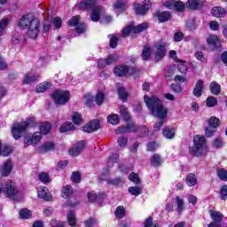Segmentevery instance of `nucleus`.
<instances>
[{
  "label": "nucleus",
  "instance_id": "7c9ffc66",
  "mask_svg": "<svg viewBox=\"0 0 227 227\" xmlns=\"http://www.w3.org/2000/svg\"><path fill=\"white\" fill-rule=\"evenodd\" d=\"M74 194V189L72 186L67 184L66 186L63 187L62 189V198L67 200V198H70Z\"/></svg>",
  "mask_w": 227,
  "mask_h": 227
},
{
  "label": "nucleus",
  "instance_id": "6e6d98bb",
  "mask_svg": "<svg viewBox=\"0 0 227 227\" xmlns=\"http://www.w3.org/2000/svg\"><path fill=\"white\" fill-rule=\"evenodd\" d=\"M174 8L176 10V12H184V10H185V4H184L182 1H176L174 3Z\"/></svg>",
  "mask_w": 227,
  "mask_h": 227
},
{
  "label": "nucleus",
  "instance_id": "49530a36",
  "mask_svg": "<svg viewBox=\"0 0 227 227\" xmlns=\"http://www.w3.org/2000/svg\"><path fill=\"white\" fill-rule=\"evenodd\" d=\"M72 121L74 125H81L82 121V117H81V114L74 112L72 115Z\"/></svg>",
  "mask_w": 227,
  "mask_h": 227
},
{
  "label": "nucleus",
  "instance_id": "4c0bfd02",
  "mask_svg": "<svg viewBox=\"0 0 227 227\" xmlns=\"http://www.w3.org/2000/svg\"><path fill=\"white\" fill-rule=\"evenodd\" d=\"M150 56H152V49L146 45L144 46L142 51L143 61H148V59H150Z\"/></svg>",
  "mask_w": 227,
  "mask_h": 227
},
{
  "label": "nucleus",
  "instance_id": "6ab92c4d",
  "mask_svg": "<svg viewBox=\"0 0 227 227\" xmlns=\"http://www.w3.org/2000/svg\"><path fill=\"white\" fill-rule=\"evenodd\" d=\"M209 215L215 224H221V221H223V213L215 210H209Z\"/></svg>",
  "mask_w": 227,
  "mask_h": 227
},
{
  "label": "nucleus",
  "instance_id": "4d7b16f0",
  "mask_svg": "<svg viewBox=\"0 0 227 227\" xmlns=\"http://www.w3.org/2000/svg\"><path fill=\"white\" fill-rule=\"evenodd\" d=\"M163 136H165L167 139H173V137H175V131L169 129H165L163 130Z\"/></svg>",
  "mask_w": 227,
  "mask_h": 227
},
{
  "label": "nucleus",
  "instance_id": "37998d69",
  "mask_svg": "<svg viewBox=\"0 0 227 227\" xmlns=\"http://www.w3.org/2000/svg\"><path fill=\"white\" fill-rule=\"evenodd\" d=\"M83 104H85L87 107H93V96H91V94H86L83 97Z\"/></svg>",
  "mask_w": 227,
  "mask_h": 227
},
{
  "label": "nucleus",
  "instance_id": "b1692460",
  "mask_svg": "<svg viewBox=\"0 0 227 227\" xmlns=\"http://www.w3.org/2000/svg\"><path fill=\"white\" fill-rule=\"evenodd\" d=\"M207 42L208 45H212L215 49H219L221 47V41H219V38L217 37V35H209Z\"/></svg>",
  "mask_w": 227,
  "mask_h": 227
},
{
  "label": "nucleus",
  "instance_id": "3c124183",
  "mask_svg": "<svg viewBox=\"0 0 227 227\" xmlns=\"http://www.w3.org/2000/svg\"><path fill=\"white\" fill-rule=\"evenodd\" d=\"M106 99V95L103 92H98L96 95L95 102L97 106H102L104 104V100Z\"/></svg>",
  "mask_w": 227,
  "mask_h": 227
},
{
  "label": "nucleus",
  "instance_id": "412c9836",
  "mask_svg": "<svg viewBox=\"0 0 227 227\" xmlns=\"http://www.w3.org/2000/svg\"><path fill=\"white\" fill-rule=\"evenodd\" d=\"M38 79H40V76H38V74H35L33 73H27L24 76L23 84H33V82H36Z\"/></svg>",
  "mask_w": 227,
  "mask_h": 227
},
{
  "label": "nucleus",
  "instance_id": "5701e85b",
  "mask_svg": "<svg viewBox=\"0 0 227 227\" xmlns=\"http://www.w3.org/2000/svg\"><path fill=\"white\" fill-rule=\"evenodd\" d=\"M162 162H164V160H162V157L159 153H155L151 157V166L153 168L162 166Z\"/></svg>",
  "mask_w": 227,
  "mask_h": 227
},
{
  "label": "nucleus",
  "instance_id": "c85d7f7f",
  "mask_svg": "<svg viewBox=\"0 0 227 227\" xmlns=\"http://www.w3.org/2000/svg\"><path fill=\"white\" fill-rule=\"evenodd\" d=\"M209 90L213 95H221V85L215 82L209 84Z\"/></svg>",
  "mask_w": 227,
  "mask_h": 227
},
{
  "label": "nucleus",
  "instance_id": "a211bd4d",
  "mask_svg": "<svg viewBox=\"0 0 227 227\" xmlns=\"http://www.w3.org/2000/svg\"><path fill=\"white\" fill-rule=\"evenodd\" d=\"M82 150H84V142H78L75 147L69 150V155L71 157H77Z\"/></svg>",
  "mask_w": 227,
  "mask_h": 227
},
{
  "label": "nucleus",
  "instance_id": "5fc2aeb1",
  "mask_svg": "<svg viewBox=\"0 0 227 227\" xmlns=\"http://www.w3.org/2000/svg\"><path fill=\"white\" fill-rule=\"evenodd\" d=\"M209 127L212 129H217V127H219V118L214 116L211 117L209 119Z\"/></svg>",
  "mask_w": 227,
  "mask_h": 227
},
{
  "label": "nucleus",
  "instance_id": "09e8293b",
  "mask_svg": "<svg viewBox=\"0 0 227 227\" xmlns=\"http://www.w3.org/2000/svg\"><path fill=\"white\" fill-rule=\"evenodd\" d=\"M129 192L132 194V196H139L143 192L141 187L139 186H131L129 188Z\"/></svg>",
  "mask_w": 227,
  "mask_h": 227
},
{
  "label": "nucleus",
  "instance_id": "a18cd8bd",
  "mask_svg": "<svg viewBox=\"0 0 227 227\" xmlns=\"http://www.w3.org/2000/svg\"><path fill=\"white\" fill-rule=\"evenodd\" d=\"M212 146L215 149L223 148L224 146V142L223 141V138L217 137L212 142Z\"/></svg>",
  "mask_w": 227,
  "mask_h": 227
},
{
  "label": "nucleus",
  "instance_id": "423d86ee",
  "mask_svg": "<svg viewBox=\"0 0 227 227\" xmlns=\"http://www.w3.org/2000/svg\"><path fill=\"white\" fill-rule=\"evenodd\" d=\"M29 121H31V120L28 119L27 121H21L13 125L12 132L14 139H20V137H22V133L26 132L29 126Z\"/></svg>",
  "mask_w": 227,
  "mask_h": 227
},
{
  "label": "nucleus",
  "instance_id": "20e7f679",
  "mask_svg": "<svg viewBox=\"0 0 227 227\" xmlns=\"http://www.w3.org/2000/svg\"><path fill=\"white\" fill-rule=\"evenodd\" d=\"M51 98L58 106H65L70 100V92L68 90H55L51 94Z\"/></svg>",
  "mask_w": 227,
  "mask_h": 227
},
{
  "label": "nucleus",
  "instance_id": "4468645a",
  "mask_svg": "<svg viewBox=\"0 0 227 227\" xmlns=\"http://www.w3.org/2000/svg\"><path fill=\"white\" fill-rule=\"evenodd\" d=\"M138 129H139V128L137 126L131 123V124H128L126 126L119 127L115 130V132H116V134H127L129 132H137V130H138Z\"/></svg>",
  "mask_w": 227,
  "mask_h": 227
},
{
  "label": "nucleus",
  "instance_id": "9d476101",
  "mask_svg": "<svg viewBox=\"0 0 227 227\" xmlns=\"http://www.w3.org/2000/svg\"><path fill=\"white\" fill-rule=\"evenodd\" d=\"M12 169L13 163L12 162V160H5L0 168L2 176H10V175H12Z\"/></svg>",
  "mask_w": 227,
  "mask_h": 227
},
{
  "label": "nucleus",
  "instance_id": "774afa93",
  "mask_svg": "<svg viewBox=\"0 0 227 227\" xmlns=\"http://www.w3.org/2000/svg\"><path fill=\"white\" fill-rule=\"evenodd\" d=\"M50 224L51 227H65V223L63 222H59L56 219H52Z\"/></svg>",
  "mask_w": 227,
  "mask_h": 227
},
{
  "label": "nucleus",
  "instance_id": "f03ea898",
  "mask_svg": "<svg viewBox=\"0 0 227 227\" xmlns=\"http://www.w3.org/2000/svg\"><path fill=\"white\" fill-rule=\"evenodd\" d=\"M193 143H194L193 147L190 148L191 153H192L196 157H200L207 153V139L205 138V137L197 135L193 138Z\"/></svg>",
  "mask_w": 227,
  "mask_h": 227
},
{
  "label": "nucleus",
  "instance_id": "4be33fe9",
  "mask_svg": "<svg viewBox=\"0 0 227 227\" xmlns=\"http://www.w3.org/2000/svg\"><path fill=\"white\" fill-rule=\"evenodd\" d=\"M104 12V8L102 6H98L93 9L92 13L90 15V20L92 22H98L100 20V14Z\"/></svg>",
  "mask_w": 227,
  "mask_h": 227
},
{
  "label": "nucleus",
  "instance_id": "8fccbe9b",
  "mask_svg": "<svg viewBox=\"0 0 227 227\" xmlns=\"http://www.w3.org/2000/svg\"><path fill=\"white\" fill-rule=\"evenodd\" d=\"M20 219H29L31 217V211L27 208H22L20 210Z\"/></svg>",
  "mask_w": 227,
  "mask_h": 227
},
{
  "label": "nucleus",
  "instance_id": "f3484780",
  "mask_svg": "<svg viewBox=\"0 0 227 227\" xmlns=\"http://www.w3.org/2000/svg\"><path fill=\"white\" fill-rule=\"evenodd\" d=\"M203 90H205V85L203 83V80H199L195 87L193 89V95L194 97L200 98L201 95H203Z\"/></svg>",
  "mask_w": 227,
  "mask_h": 227
},
{
  "label": "nucleus",
  "instance_id": "de8ad7c7",
  "mask_svg": "<svg viewBox=\"0 0 227 227\" xmlns=\"http://www.w3.org/2000/svg\"><path fill=\"white\" fill-rule=\"evenodd\" d=\"M38 179L43 182V184H49L51 182V177H49V174L45 172H41L38 174Z\"/></svg>",
  "mask_w": 227,
  "mask_h": 227
},
{
  "label": "nucleus",
  "instance_id": "0e129e2a",
  "mask_svg": "<svg viewBox=\"0 0 227 227\" xmlns=\"http://www.w3.org/2000/svg\"><path fill=\"white\" fill-rule=\"evenodd\" d=\"M220 198L223 201L227 200V185H223L220 191Z\"/></svg>",
  "mask_w": 227,
  "mask_h": 227
},
{
  "label": "nucleus",
  "instance_id": "c03bdc74",
  "mask_svg": "<svg viewBox=\"0 0 227 227\" xmlns=\"http://www.w3.org/2000/svg\"><path fill=\"white\" fill-rule=\"evenodd\" d=\"M108 121L112 125H118L120 123V115L114 114L108 116Z\"/></svg>",
  "mask_w": 227,
  "mask_h": 227
},
{
  "label": "nucleus",
  "instance_id": "72a5a7b5",
  "mask_svg": "<svg viewBox=\"0 0 227 227\" xmlns=\"http://www.w3.org/2000/svg\"><path fill=\"white\" fill-rule=\"evenodd\" d=\"M119 113L121 116L124 118L125 121H129V120H130V114L129 113V108L125 107V106H120Z\"/></svg>",
  "mask_w": 227,
  "mask_h": 227
},
{
  "label": "nucleus",
  "instance_id": "2eb2a0df",
  "mask_svg": "<svg viewBox=\"0 0 227 227\" xmlns=\"http://www.w3.org/2000/svg\"><path fill=\"white\" fill-rule=\"evenodd\" d=\"M132 70L133 72H136V68L132 67L131 69L129 68L127 66H118L114 68V75L117 77H123L124 75H127L129 74V71Z\"/></svg>",
  "mask_w": 227,
  "mask_h": 227
},
{
  "label": "nucleus",
  "instance_id": "e2e57ef3",
  "mask_svg": "<svg viewBox=\"0 0 227 227\" xmlns=\"http://www.w3.org/2000/svg\"><path fill=\"white\" fill-rule=\"evenodd\" d=\"M217 176L220 180H227V171L224 168L217 170Z\"/></svg>",
  "mask_w": 227,
  "mask_h": 227
},
{
  "label": "nucleus",
  "instance_id": "f257e3e1",
  "mask_svg": "<svg viewBox=\"0 0 227 227\" xmlns=\"http://www.w3.org/2000/svg\"><path fill=\"white\" fill-rule=\"evenodd\" d=\"M144 100L145 102L147 109L154 116V118H159L160 121L154 124V132H159L160 127L164 125L166 117L168 116V108L164 107L162 101L155 96L148 97L144 96Z\"/></svg>",
  "mask_w": 227,
  "mask_h": 227
},
{
  "label": "nucleus",
  "instance_id": "338daca9",
  "mask_svg": "<svg viewBox=\"0 0 227 227\" xmlns=\"http://www.w3.org/2000/svg\"><path fill=\"white\" fill-rule=\"evenodd\" d=\"M79 24V16H74L71 20L68 21V25L72 27H75Z\"/></svg>",
  "mask_w": 227,
  "mask_h": 227
},
{
  "label": "nucleus",
  "instance_id": "e433bc0d",
  "mask_svg": "<svg viewBox=\"0 0 227 227\" xmlns=\"http://www.w3.org/2000/svg\"><path fill=\"white\" fill-rule=\"evenodd\" d=\"M51 83L44 82L36 86V91L37 93H44V91H47V90L51 89Z\"/></svg>",
  "mask_w": 227,
  "mask_h": 227
},
{
  "label": "nucleus",
  "instance_id": "680f3d73",
  "mask_svg": "<svg viewBox=\"0 0 227 227\" xmlns=\"http://www.w3.org/2000/svg\"><path fill=\"white\" fill-rule=\"evenodd\" d=\"M32 141L34 145H37V143H40L42 141V133L41 132H35L32 136Z\"/></svg>",
  "mask_w": 227,
  "mask_h": 227
},
{
  "label": "nucleus",
  "instance_id": "bf43d9fd",
  "mask_svg": "<svg viewBox=\"0 0 227 227\" xmlns=\"http://www.w3.org/2000/svg\"><path fill=\"white\" fill-rule=\"evenodd\" d=\"M71 180L74 182V184H79L81 182V173L80 172H73L71 176Z\"/></svg>",
  "mask_w": 227,
  "mask_h": 227
},
{
  "label": "nucleus",
  "instance_id": "603ef678",
  "mask_svg": "<svg viewBox=\"0 0 227 227\" xmlns=\"http://www.w3.org/2000/svg\"><path fill=\"white\" fill-rule=\"evenodd\" d=\"M206 105L207 107H215L217 106V99L214 97H208L206 100Z\"/></svg>",
  "mask_w": 227,
  "mask_h": 227
},
{
  "label": "nucleus",
  "instance_id": "ea45409f",
  "mask_svg": "<svg viewBox=\"0 0 227 227\" xmlns=\"http://www.w3.org/2000/svg\"><path fill=\"white\" fill-rule=\"evenodd\" d=\"M51 129L52 124H51V122H44L40 127L41 134H49Z\"/></svg>",
  "mask_w": 227,
  "mask_h": 227
},
{
  "label": "nucleus",
  "instance_id": "7ed1b4c3",
  "mask_svg": "<svg viewBox=\"0 0 227 227\" xmlns=\"http://www.w3.org/2000/svg\"><path fill=\"white\" fill-rule=\"evenodd\" d=\"M0 194H4L6 198L15 201L19 198V189L12 181H7L4 184L0 183Z\"/></svg>",
  "mask_w": 227,
  "mask_h": 227
},
{
  "label": "nucleus",
  "instance_id": "69168bd1",
  "mask_svg": "<svg viewBox=\"0 0 227 227\" xmlns=\"http://www.w3.org/2000/svg\"><path fill=\"white\" fill-rule=\"evenodd\" d=\"M85 31H86V25L84 23H79L76 26V33H78V35H81Z\"/></svg>",
  "mask_w": 227,
  "mask_h": 227
},
{
  "label": "nucleus",
  "instance_id": "6e6552de",
  "mask_svg": "<svg viewBox=\"0 0 227 227\" xmlns=\"http://www.w3.org/2000/svg\"><path fill=\"white\" fill-rule=\"evenodd\" d=\"M35 19L36 18L31 14H25L19 20L18 26L21 27V29H27Z\"/></svg>",
  "mask_w": 227,
  "mask_h": 227
},
{
  "label": "nucleus",
  "instance_id": "9b49d317",
  "mask_svg": "<svg viewBox=\"0 0 227 227\" xmlns=\"http://www.w3.org/2000/svg\"><path fill=\"white\" fill-rule=\"evenodd\" d=\"M118 58L114 55L108 56L107 59H98V68H104V67H107V65H113V63H116Z\"/></svg>",
  "mask_w": 227,
  "mask_h": 227
},
{
  "label": "nucleus",
  "instance_id": "13d9d810",
  "mask_svg": "<svg viewBox=\"0 0 227 227\" xmlns=\"http://www.w3.org/2000/svg\"><path fill=\"white\" fill-rule=\"evenodd\" d=\"M118 95L121 100H123V101L127 100V92L125 91V88L120 87L118 89Z\"/></svg>",
  "mask_w": 227,
  "mask_h": 227
},
{
  "label": "nucleus",
  "instance_id": "bb28decb",
  "mask_svg": "<svg viewBox=\"0 0 227 227\" xmlns=\"http://www.w3.org/2000/svg\"><path fill=\"white\" fill-rule=\"evenodd\" d=\"M54 150V143L46 142L40 148V153H47V152H52Z\"/></svg>",
  "mask_w": 227,
  "mask_h": 227
},
{
  "label": "nucleus",
  "instance_id": "79ce46f5",
  "mask_svg": "<svg viewBox=\"0 0 227 227\" xmlns=\"http://www.w3.org/2000/svg\"><path fill=\"white\" fill-rule=\"evenodd\" d=\"M102 198V195L97 194L95 192H88V200L91 203H94V201H98Z\"/></svg>",
  "mask_w": 227,
  "mask_h": 227
},
{
  "label": "nucleus",
  "instance_id": "473e14b6",
  "mask_svg": "<svg viewBox=\"0 0 227 227\" xmlns=\"http://www.w3.org/2000/svg\"><path fill=\"white\" fill-rule=\"evenodd\" d=\"M176 204L177 206L176 207V212L178 214H182V212H184L185 207H184V199H182L181 197H176Z\"/></svg>",
  "mask_w": 227,
  "mask_h": 227
},
{
  "label": "nucleus",
  "instance_id": "2f4dec72",
  "mask_svg": "<svg viewBox=\"0 0 227 227\" xmlns=\"http://www.w3.org/2000/svg\"><path fill=\"white\" fill-rule=\"evenodd\" d=\"M212 15L214 17H223L226 13V11L223 7H214L211 10Z\"/></svg>",
  "mask_w": 227,
  "mask_h": 227
},
{
  "label": "nucleus",
  "instance_id": "f8f14e48",
  "mask_svg": "<svg viewBox=\"0 0 227 227\" xmlns=\"http://www.w3.org/2000/svg\"><path fill=\"white\" fill-rule=\"evenodd\" d=\"M100 129V121L98 120H94L89 122L87 125L83 126L84 132L91 134V132H97Z\"/></svg>",
  "mask_w": 227,
  "mask_h": 227
},
{
  "label": "nucleus",
  "instance_id": "c9c22d12",
  "mask_svg": "<svg viewBox=\"0 0 227 227\" xmlns=\"http://www.w3.org/2000/svg\"><path fill=\"white\" fill-rule=\"evenodd\" d=\"M67 223L69 226L74 227L77 223V218L75 216V213L74 211H69L67 214Z\"/></svg>",
  "mask_w": 227,
  "mask_h": 227
},
{
  "label": "nucleus",
  "instance_id": "864d4df0",
  "mask_svg": "<svg viewBox=\"0 0 227 227\" xmlns=\"http://www.w3.org/2000/svg\"><path fill=\"white\" fill-rule=\"evenodd\" d=\"M129 180L130 182H133V184H141V179H139V176L134 172H132L129 176Z\"/></svg>",
  "mask_w": 227,
  "mask_h": 227
},
{
  "label": "nucleus",
  "instance_id": "0eeeda50",
  "mask_svg": "<svg viewBox=\"0 0 227 227\" xmlns=\"http://www.w3.org/2000/svg\"><path fill=\"white\" fill-rule=\"evenodd\" d=\"M40 20L38 19H35L32 23L29 25V27L27 28V35L29 38L32 40H35V38H38V35H40Z\"/></svg>",
  "mask_w": 227,
  "mask_h": 227
},
{
  "label": "nucleus",
  "instance_id": "052dcab7",
  "mask_svg": "<svg viewBox=\"0 0 227 227\" xmlns=\"http://www.w3.org/2000/svg\"><path fill=\"white\" fill-rule=\"evenodd\" d=\"M144 227H159V225L153 223V219L149 217L144 221Z\"/></svg>",
  "mask_w": 227,
  "mask_h": 227
},
{
  "label": "nucleus",
  "instance_id": "a19ab883",
  "mask_svg": "<svg viewBox=\"0 0 227 227\" xmlns=\"http://www.w3.org/2000/svg\"><path fill=\"white\" fill-rule=\"evenodd\" d=\"M70 130H74V124L72 122H66L59 128V131L62 133L70 132Z\"/></svg>",
  "mask_w": 227,
  "mask_h": 227
},
{
  "label": "nucleus",
  "instance_id": "393cba45",
  "mask_svg": "<svg viewBox=\"0 0 227 227\" xmlns=\"http://www.w3.org/2000/svg\"><path fill=\"white\" fill-rule=\"evenodd\" d=\"M166 56V46L164 45H159L157 50H156V54H155V60L156 61H160L164 57Z\"/></svg>",
  "mask_w": 227,
  "mask_h": 227
},
{
  "label": "nucleus",
  "instance_id": "dca6fc26",
  "mask_svg": "<svg viewBox=\"0 0 227 227\" xmlns=\"http://www.w3.org/2000/svg\"><path fill=\"white\" fill-rule=\"evenodd\" d=\"M203 4H205L203 0H188L186 3L189 10H199V8H202Z\"/></svg>",
  "mask_w": 227,
  "mask_h": 227
},
{
  "label": "nucleus",
  "instance_id": "aec40b11",
  "mask_svg": "<svg viewBox=\"0 0 227 227\" xmlns=\"http://www.w3.org/2000/svg\"><path fill=\"white\" fill-rule=\"evenodd\" d=\"M95 0H83L80 4H76L78 10H89V8H93L95 5Z\"/></svg>",
  "mask_w": 227,
  "mask_h": 227
},
{
  "label": "nucleus",
  "instance_id": "f704fd0d",
  "mask_svg": "<svg viewBox=\"0 0 227 227\" xmlns=\"http://www.w3.org/2000/svg\"><path fill=\"white\" fill-rule=\"evenodd\" d=\"M110 38V47L112 49H116V47L118 46V40H120V36H121V35H108Z\"/></svg>",
  "mask_w": 227,
  "mask_h": 227
},
{
  "label": "nucleus",
  "instance_id": "ddd939ff",
  "mask_svg": "<svg viewBox=\"0 0 227 227\" xmlns=\"http://www.w3.org/2000/svg\"><path fill=\"white\" fill-rule=\"evenodd\" d=\"M38 198L43 200L44 201H51L52 196H51V192H49V189L45 186H39L37 188Z\"/></svg>",
  "mask_w": 227,
  "mask_h": 227
},
{
  "label": "nucleus",
  "instance_id": "58836bf2",
  "mask_svg": "<svg viewBox=\"0 0 227 227\" xmlns=\"http://www.w3.org/2000/svg\"><path fill=\"white\" fill-rule=\"evenodd\" d=\"M114 214H115L116 219H123V217L127 214V211L125 210V208L122 206H119V207H117Z\"/></svg>",
  "mask_w": 227,
  "mask_h": 227
},
{
  "label": "nucleus",
  "instance_id": "a878e982",
  "mask_svg": "<svg viewBox=\"0 0 227 227\" xmlns=\"http://www.w3.org/2000/svg\"><path fill=\"white\" fill-rule=\"evenodd\" d=\"M156 15H157L158 20L160 22H168V20H169V19H171V14L169 13V12L158 11Z\"/></svg>",
  "mask_w": 227,
  "mask_h": 227
},
{
  "label": "nucleus",
  "instance_id": "39448f33",
  "mask_svg": "<svg viewBox=\"0 0 227 227\" xmlns=\"http://www.w3.org/2000/svg\"><path fill=\"white\" fill-rule=\"evenodd\" d=\"M148 28V23H141L137 26H134V24H130L127 26L123 30H122V36L127 37L130 33H134L135 35H137L139 33H143L145 29Z\"/></svg>",
  "mask_w": 227,
  "mask_h": 227
},
{
  "label": "nucleus",
  "instance_id": "cd10ccee",
  "mask_svg": "<svg viewBox=\"0 0 227 227\" xmlns=\"http://www.w3.org/2000/svg\"><path fill=\"white\" fill-rule=\"evenodd\" d=\"M114 8L118 12H123L127 8V0H117L114 4Z\"/></svg>",
  "mask_w": 227,
  "mask_h": 227
},
{
  "label": "nucleus",
  "instance_id": "1a4fd4ad",
  "mask_svg": "<svg viewBox=\"0 0 227 227\" xmlns=\"http://www.w3.org/2000/svg\"><path fill=\"white\" fill-rule=\"evenodd\" d=\"M150 8H152V2L150 0H145L142 4H135V12L137 15H145Z\"/></svg>",
  "mask_w": 227,
  "mask_h": 227
},
{
  "label": "nucleus",
  "instance_id": "c756f323",
  "mask_svg": "<svg viewBox=\"0 0 227 227\" xmlns=\"http://www.w3.org/2000/svg\"><path fill=\"white\" fill-rule=\"evenodd\" d=\"M186 184L189 187H194V185L198 184V178H196V175L193 173L189 174L186 176Z\"/></svg>",
  "mask_w": 227,
  "mask_h": 227
}]
</instances>
